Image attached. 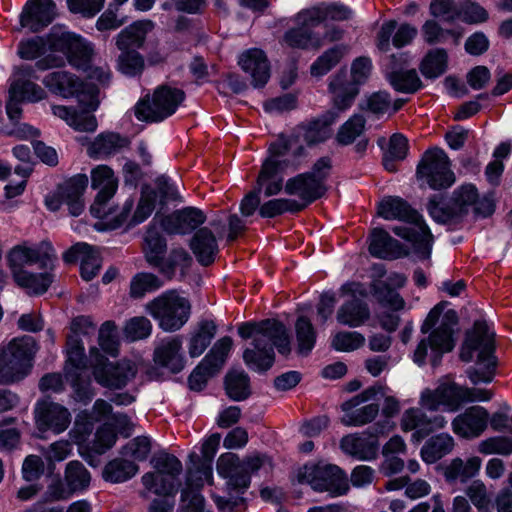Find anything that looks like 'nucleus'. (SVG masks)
Listing matches in <instances>:
<instances>
[{
    "label": "nucleus",
    "mask_w": 512,
    "mask_h": 512,
    "mask_svg": "<svg viewBox=\"0 0 512 512\" xmlns=\"http://www.w3.org/2000/svg\"><path fill=\"white\" fill-rule=\"evenodd\" d=\"M264 463L260 455L247 456L241 459L237 454L227 452L217 460L218 474L227 479L226 489L228 497L213 496V500L220 511L242 512L247 504L243 497L251 483V473L258 471Z\"/></svg>",
    "instance_id": "1"
},
{
    "label": "nucleus",
    "mask_w": 512,
    "mask_h": 512,
    "mask_svg": "<svg viewBox=\"0 0 512 512\" xmlns=\"http://www.w3.org/2000/svg\"><path fill=\"white\" fill-rule=\"evenodd\" d=\"M377 213L386 220H399L413 227L395 226L392 231L411 242L418 258L428 259L431 254L433 236L417 210L399 196H386L378 204Z\"/></svg>",
    "instance_id": "2"
},
{
    "label": "nucleus",
    "mask_w": 512,
    "mask_h": 512,
    "mask_svg": "<svg viewBox=\"0 0 512 512\" xmlns=\"http://www.w3.org/2000/svg\"><path fill=\"white\" fill-rule=\"evenodd\" d=\"M440 203L439 196L431 197L427 203V210L433 219L441 223L466 215L470 208L475 215L481 217H488L494 212L493 200L488 196L480 198L473 184H463L455 189L448 205L441 206Z\"/></svg>",
    "instance_id": "3"
},
{
    "label": "nucleus",
    "mask_w": 512,
    "mask_h": 512,
    "mask_svg": "<svg viewBox=\"0 0 512 512\" xmlns=\"http://www.w3.org/2000/svg\"><path fill=\"white\" fill-rule=\"evenodd\" d=\"M474 351H479L478 362H487V365L483 369L469 368L467 370L468 378L473 384L490 383L495 376L496 369L495 334L489 331L485 321H476L472 330L466 334L461 359L469 362Z\"/></svg>",
    "instance_id": "4"
},
{
    "label": "nucleus",
    "mask_w": 512,
    "mask_h": 512,
    "mask_svg": "<svg viewBox=\"0 0 512 512\" xmlns=\"http://www.w3.org/2000/svg\"><path fill=\"white\" fill-rule=\"evenodd\" d=\"M37 350V343L31 336L14 338L1 349L0 384H13L28 376Z\"/></svg>",
    "instance_id": "5"
},
{
    "label": "nucleus",
    "mask_w": 512,
    "mask_h": 512,
    "mask_svg": "<svg viewBox=\"0 0 512 512\" xmlns=\"http://www.w3.org/2000/svg\"><path fill=\"white\" fill-rule=\"evenodd\" d=\"M192 306L188 298L167 290L145 304V311L165 332L180 330L190 319Z\"/></svg>",
    "instance_id": "6"
},
{
    "label": "nucleus",
    "mask_w": 512,
    "mask_h": 512,
    "mask_svg": "<svg viewBox=\"0 0 512 512\" xmlns=\"http://www.w3.org/2000/svg\"><path fill=\"white\" fill-rule=\"evenodd\" d=\"M184 100L183 90L161 85L138 100L134 115L141 122L159 123L172 116Z\"/></svg>",
    "instance_id": "7"
},
{
    "label": "nucleus",
    "mask_w": 512,
    "mask_h": 512,
    "mask_svg": "<svg viewBox=\"0 0 512 512\" xmlns=\"http://www.w3.org/2000/svg\"><path fill=\"white\" fill-rule=\"evenodd\" d=\"M372 61L369 57L360 56L351 64V80L345 70H340L330 81L329 91L333 95L334 105L339 110L349 108L359 93V86L370 77Z\"/></svg>",
    "instance_id": "8"
},
{
    "label": "nucleus",
    "mask_w": 512,
    "mask_h": 512,
    "mask_svg": "<svg viewBox=\"0 0 512 512\" xmlns=\"http://www.w3.org/2000/svg\"><path fill=\"white\" fill-rule=\"evenodd\" d=\"M331 170V160L329 157L318 159L309 172L298 174L287 180L285 192L288 195H294L302 201L300 205L305 208L320 199L326 193V179Z\"/></svg>",
    "instance_id": "9"
},
{
    "label": "nucleus",
    "mask_w": 512,
    "mask_h": 512,
    "mask_svg": "<svg viewBox=\"0 0 512 512\" xmlns=\"http://www.w3.org/2000/svg\"><path fill=\"white\" fill-rule=\"evenodd\" d=\"M298 481L309 484L315 491L328 492L333 497L349 491L346 473L334 464H307L299 470Z\"/></svg>",
    "instance_id": "10"
},
{
    "label": "nucleus",
    "mask_w": 512,
    "mask_h": 512,
    "mask_svg": "<svg viewBox=\"0 0 512 512\" xmlns=\"http://www.w3.org/2000/svg\"><path fill=\"white\" fill-rule=\"evenodd\" d=\"M456 323V313L452 310L448 311L445 319L438 328L430 333L428 339H422L418 343L413 353V361L419 366L424 365L426 363L428 347H430L431 365L433 367L438 366L443 354L452 351L454 348L452 326Z\"/></svg>",
    "instance_id": "11"
},
{
    "label": "nucleus",
    "mask_w": 512,
    "mask_h": 512,
    "mask_svg": "<svg viewBox=\"0 0 512 512\" xmlns=\"http://www.w3.org/2000/svg\"><path fill=\"white\" fill-rule=\"evenodd\" d=\"M90 361L96 382L110 389L125 387L138 371L131 361L110 362L96 347L90 349Z\"/></svg>",
    "instance_id": "12"
},
{
    "label": "nucleus",
    "mask_w": 512,
    "mask_h": 512,
    "mask_svg": "<svg viewBox=\"0 0 512 512\" xmlns=\"http://www.w3.org/2000/svg\"><path fill=\"white\" fill-rule=\"evenodd\" d=\"M417 177L434 190L446 189L455 182L447 154L440 148L428 149L417 165Z\"/></svg>",
    "instance_id": "13"
},
{
    "label": "nucleus",
    "mask_w": 512,
    "mask_h": 512,
    "mask_svg": "<svg viewBox=\"0 0 512 512\" xmlns=\"http://www.w3.org/2000/svg\"><path fill=\"white\" fill-rule=\"evenodd\" d=\"M238 334L243 339L252 338V342L261 343L269 337L276 344L277 351L284 356L291 352L290 336L286 326L276 319H265L259 322H244L238 327Z\"/></svg>",
    "instance_id": "14"
},
{
    "label": "nucleus",
    "mask_w": 512,
    "mask_h": 512,
    "mask_svg": "<svg viewBox=\"0 0 512 512\" xmlns=\"http://www.w3.org/2000/svg\"><path fill=\"white\" fill-rule=\"evenodd\" d=\"M56 255L52 245L48 242H41L36 246H29L27 242L16 245L7 254V263L12 277L26 270V265L39 264L41 268L52 266Z\"/></svg>",
    "instance_id": "15"
},
{
    "label": "nucleus",
    "mask_w": 512,
    "mask_h": 512,
    "mask_svg": "<svg viewBox=\"0 0 512 512\" xmlns=\"http://www.w3.org/2000/svg\"><path fill=\"white\" fill-rule=\"evenodd\" d=\"M48 44L52 51L64 53L72 66L88 68L93 49L82 37L71 32L53 31L48 35Z\"/></svg>",
    "instance_id": "16"
},
{
    "label": "nucleus",
    "mask_w": 512,
    "mask_h": 512,
    "mask_svg": "<svg viewBox=\"0 0 512 512\" xmlns=\"http://www.w3.org/2000/svg\"><path fill=\"white\" fill-rule=\"evenodd\" d=\"M464 395V386L443 382L435 389H425L421 393L420 405L429 411H438L442 406L448 412H457L466 404Z\"/></svg>",
    "instance_id": "17"
},
{
    "label": "nucleus",
    "mask_w": 512,
    "mask_h": 512,
    "mask_svg": "<svg viewBox=\"0 0 512 512\" xmlns=\"http://www.w3.org/2000/svg\"><path fill=\"white\" fill-rule=\"evenodd\" d=\"M382 427L377 423L361 433H352L342 437L340 448L358 460L367 461L377 457L379 450L378 435Z\"/></svg>",
    "instance_id": "18"
},
{
    "label": "nucleus",
    "mask_w": 512,
    "mask_h": 512,
    "mask_svg": "<svg viewBox=\"0 0 512 512\" xmlns=\"http://www.w3.org/2000/svg\"><path fill=\"white\" fill-rule=\"evenodd\" d=\"M91 186L99 191L90 207V212L94 217L104 219L109 215L106 205L117 191L118 179L110 167L100 165L92 170Z\"/></svg>",
    "instance_id": "19"
},
{
    "label": "nucleus",
    "mask_w": 512,
    "mask_h": 512,
    "mask_svg": "<svg viewBox=\"0 0 512 512\" xmlns=\"http://www.w3.org/2000/svg\"><path fill=\"white\" fill-rule=\"evenodd\" d=\"M417 33V28L409 23L398 26L396 20L385 21L376 34V47L381 52H388L391 43L395 48H403L413 42Z\"/></svg>",
    "instance_id": "20"
},
{
    "label": "nucleus",
    "mask_w": 512,
    "mask_h": 512,
    "mask_svg": "<svg viewBox=\"0 0 512 512\" xmlns=\"http://www.w3.org/2000/svg\"><path fill=\"white\" fill-rule=\"evenodd\" d=\"M489 413L482 406H471L457 415L452 423V431L463 439L479 437L487 428Z\"/></svg>",
    "instance_id": "21"
},
{
    "label": "nucleus",
    "mask_w": 512,
    "mask_h": 512,
    "mask_svg": "<svg viewBox=\"0 0 512 512\" xmlns=\"http://www.w3.org/2000/svg\"><path fill=\"white\" fill-rule=\"evenodd\" d=\"M43 83L52 93L64 98L77 97L82 101L81 96L86 92L91 96L95 94L94 87L67 71L51 72L45 76Z\"/></svg>",
    "instance_id": "22"
},
{
    "label": "nucleus",
    "mask_w": 512,
    "mask_h": 512,
    "mask_svg": "<svg viewBox=\"0 0 512 512\" xmlns=\"http://www.w3.org/2000/svg\"><path fill=\"white\" fill-rule=\"evenodd\" d=\"M35 421L39 431H53L59 434L68 428L71 415L64 406L44 401L39 403L35 409Z\"/></svg>",
    "instance_id": "23"
},
{
    "label": "nucleus",
    "mask_w": 512,
    "mask_h": 512,
    "mask_svg": "<svg viewBox=\"0 0 512 512\" xmlns=\"http://www.w3.org/2000/svg\"><path fill=\"white\" fill-rule=\"evenodd\" d=\"M360 285L356 283H346L341 287L343 293L353 294V298L340 306L337 311V321L349 327H359L363 325L370 317V310L366 302L356 298L354 294L359 292Z\"/></svg>",
    "instance_id": "24"
},
{
    "label": "nucleus",
    "mask_w": 512,
    "mask_h": 512,
    "mask_svg": "<svg viewBox=\"0 0 512 512\" xmlns=\"http://www.w3.org/2000/svg\"><path fill=\"white\" fill-rule=\"evenodd\" d=\"M56 16L53 0H28L20 15V23L31 32H39L47 27Z\"/></svg>",
    "instance_id": "25"
},
{
    "label": "nucleus",
    "mask_w": 512,
    "mask_h": 512,
    "mask_svg": "<svg viewBox=\"0 0 512 512\" xmlns=\"http://www.w3.org/2000/svg\"><path fill=\"white\" fill-rule=\"evenodd\" d=\"M181 351L182 339L180 336L164 338L154 349L153 361L169 373L178 374L184 369L186 363Z\"/></svg>",
    "instance_id": "26"
},
{
    "label": "nucleus",
    "mask_w": 512,
    "mask_h": 512,
    "mask_svg": "<svg viewBox=\"0 0 512 512\" xmlns=\"http://www.w3.org/2000/svg\"><path fill=\"white\" fill-rule=\"evenodd\" d=\"M206 221L204 212L196 207H185L165 216L161 225L169 234H187Z\"/></svg>",
    "instance_id": "27"
},
{
    "label": "nucleus",
    "mask_w": 512,
    "mask_h": 512,
    "mask_svg": "<svg viewBox=\"0 0 512 512\" xmlns=\"http://www.w3.org/2000/svg\"><path fill=\"white\" fill-rule=\"evenodd\" d=\"M63 260L66 263L80 261V274L85 281L92 280L101 268V257L92 246L86 243H77L70 247L64 254Z\"/></svg>",
    "instance_id": "28"
},
{
    "label": "nucleus",
    "mask_w": 512,
    "mask_h": 512,
    "mask_svg": "<svg viewBox=\"0 0 512 512\" xmlns=\"http://www.w3.org/2000/svg\"><path fill=\"white\" fill-rule=\"evenodd\" d=\"M155 202L156 195L154 192L143 194L139 199L134 214L131 216L134 203L133 200H127L124 203L121 212L111 219L112 228H119L125 224L127 227H134L144 222L154 211Z\"/></svg>",
    "instance_id": "29"
},
{
    "label": "nucleus",
    "mask_w": 512,
    "mask_h": 512,
    "mask_svg": "<svg viewBox=\"0 0 512 512\" xmlns=\"http://www.w3.org/2000/svg\"><path fill=\"white\" fill-rule=\"evenodd\" d=\"M238 64L242 70L249 74L254 87H263L270 78V64L265 52L258 48L243 52Z\"/></svg>",
    "instance_id": "30"
},
{
    "label": "nucleus",
    "mask_w": 512,
    "mask_h": 512,
    "mask_svg": "<svg viewBox=\"0 0 512 512\" xmlns=\"http://www.w3.org/2000/svg\"><path fill=\"white\" fill-rule=\"evenodd\" d=\"M155 23L152 20H138L122 29L115 37V45L118 50L141 49L147 35L153 31Z\"/></svg>",
    "instance_id": "31"
},
{
    "label": "nucleus",
    "mask_w": 512,
    "mask_h": 512,
    "mask_svg": "<svg viewBox=\"0 0 512 512\" xmlns=\"http://www.w3.org/2000/svg\"><path fill=\"white\" fill-rule=\"evenodd\" d=\"M260 342H251V347L246 348L243 352V360L250 369L266 372L275 362L276 344L269 337H265V340Z\"/></svg>",
    "instance_id": "32"
},
{
    "label": "nucleus",
    "mask_w": 512,
    "mask_h": 512,
    "mask_svg": "<svg viewBox=\"0 0 512 512\" xmlns=\"http://www.w3.org/2000/svg\"><path fill=\"white\" fill-rule=\"evenodd\" d=\"M352 11L339 3L321 4L302 11L300 16L304 24L320 25L325 21H345L350 19Z\"/></svg>",
    "instance_id": "33"
},
{
    "label": "nucleus",
    "mask_w": 512,
    "mask_h": 512,
    "mask_svg": "<svg viewBox=\"0 0 512 512\" xmlns=\"http://www.w3.org/2000/svg\"><path fill=\"white\" fill-rule=\"evenodd\" d=\"M369 252L372 256L381 259H397L406 252L400 242L392 238L382 228H374L370 234Z\"/></svg>",
    "instance_id": "34"
},
{
    "label": "nucleus",
    "mask_w": 512,
    "mask_h": 512,
    "mask_svg": "<svg viewBox=\"0 0 512 512\" xmlns=\"http://www.w3.org/2000/svg\"><path fill=\"white\" fill-rule=\"evenodd\" d=\"M88 185L85 174H77L58 186L60 196L69 208L72 216H79L84 209L83 193Z\"/></svg>",
    "instance_id": "35"
},
{
    "label": "nucleus",
    "mask_w": 512,
    "mask_h": 512,
    "mask_svg": "<svg viewBox=\"0 0 512 512\" xmlns=\"http://www.w3.org/2000/svg\"><path fill=\"white\" fill-rule=\"evenodd\" d=\"M301 15L302 11L296 16L298 26L287 30L283 36V41L291 48L319 49L322 46L321 38L312 31V28L317 25L304 24L300 19Z\"/></svg>",
    "instance_id": "36"
},
{
    "label": "nucleus",
    "mask_w": 512,
    "mask_h": 512,
    "mask_svg": "<svg viewBox=\"0 0 512 512\" xmlns=\"http://www.w3.org/2000/svg\"><path fill=\"white\" fill-rule=\"evenodd\" d=\"M286 165V162L281 160L266 159L257 177L256 188L259 189V192L265 186V196L269 197L278 194L283 188V178L280 176V173Z\"/></svg>",
    "instance_id": "37"
},
{
    "label": "nucleus",
    "mask_w": 512,
    "mask_h": 512,
    "mask_svg": "<svg viewBox=\"0 0 512 512\" xmlns=\"http://www.w3.org/2000/svg\"><path fill=\"white\" fill-rule=\"evenodd\" d=\"M190 248L197 261L203 266L211 265L218 253L216 238L208 228H200L190 241Z\"/></svg>",
    "instance_id": "38"
},
{
    "label": "nucleus",
    "mask_w": 512,
    "mask_h": 512,
    "mask_svg": "<svg viewBox=\"0 0 512 512\" xmlns=\"http://www.w3.org/2000/svg\"><path fill=\"white\" fill-rule=\"evenodd\" d=\"M481 463L482 460L478 456L470 457L465 462L457 457L444 467L443 475L448 483H465L478 474Z\"/></svg>",
    "instance_id": "39"
},
{
    "label": "nucleus",
    "mask_w": 512,
    "mask_h": 512,
    "mask_svg": "<svg viewBox=\"0 0 512 512\" xmlns=\"http://www.w3.org/2000/svg\"><path fill=\"white\" fill-rule=\"evenodd\" d=\"M216 333L217 325L212 319H201L197 322L189 339V355L200 356L208 348Z\"/></svg>",
    "instance_id": "40"
},
{
    "label": "nucleus",
    "mask_w": 512,
    "mask_h": 512,
    "mask_svg": "<svg viewBox=\"0 0 512 512\" xmlns=\"http://www.w3.org/2000/svg\"><path fill=\"white\" fill-rule=\"evenodd\" d=\"M454 447V438L448 433H440L425 442L421 448V458L427 464H433L450 454Z\"/></svg>",
    "instance_id": "41"
},
{
    "label": "nucleus",
    "mask_w": 512,
    "mask_h": 512,
    "mask_svg": "<svg viewBox=\"0 0 512 512\" xmlns=\"http://www.w3.org/2000/svg\"><path fill=\"white\" fill-rule=\"evenodd\" d=\"M128 145L129 140L126 137L113 132L101 133L88 147V153L94 158H105Z\"/></svg>",
    "instance_id": "42"
},
{
    "label": "nucleus",
    "mask_w": 512,
    "mask_h": 512,
    "mask_svg": "<svg viewBox=\"0 0 512 512\" xmlns=\"http://www.w3.org/2000/svg\"><path fill=\"white\" fill-rule=\"evenodd\" d=\"M166 249V239L163 235L154 227L148 228L143 243V252L148 264L158 269L163 264Z\"/></svg>",
    "instance_id": "43"
},
{
    "label": "nucleus",
    "mask_w": 512,
    "mask_h": 512,
    "mask_svg": "<svg viewBox=\"0 0 512 512\" xmlns=\"http://www.w3.org/2000/svg\"><path fill=\"white\" fill-rule=\"evenodd\" d=\"M138 471L139 466L135 462L117 457L104 466L102 477L110 483H123L133 478Z\"/></svg>",
    "instance_id": "44"
},
{
    "label": "nucleus",
    "mask_w": 512,
    "mask_h": 512,
    "mask_svg": "<svg viewBox=\"0 0 512 512\" xmlns=\"http://www.w3.org/2000/svg\"><path fill=\"white\" fill-rule=\"evenodd\" d=\"M53 278L50 272L31 273L29 271L18 273L13 277L15 283L30 295L44 294L51 286Z\"/></svg>",
    "instance_id": "45"
},
{
    "label": "nucleus",
    "mask_w": 512,
    "mask_h": 512,
    "mask_svg": "<svg viewBox=\"0 0 512 512\" xmlns=\"http://www.w3.org/2000/svg\"><path fill=\"white\" fill-rule=\"evenodd\" d=\"M403 431H414L413 439L420 441L431 434L429 429L428 416L419 408L406 410L401 419Z\"/></svg>",
    "instance_id": "46"
},
{
    "label": "nucleus",
    "mask_w": 512,
    "mask_h": 512,
    "mask_svg": "<svg viewBox=\"0 0 512 512\" xmlns=\"http://www.w3.org/2000/svg\"><path fill=\"white\" fill-rule=\"evenodd\" d=\"M64 480L70 493L86 490L91 482V474L78 460L67 463L64 471Z\"/></svg>",
    "instance_id": "47"
},
{
    "label": "nucleus",
    "mask_w": 512,
    "mask_h": 512,
    "mask_svg": "<svg viewBox=\"0 0 512 512\" xmlns=\"http://www.w3.org/2000/svg\"><path fill=\"white\" fill-rule=\"evenodd\" d=\"M335 121L333 114H326L310 121L304 127V140L308 145H315L324 142L331 136V124Z\"/></svg>",
    "instance_id": "48"
},
{
    "label": "nucleus",
    "mask_w": 512,
    "mask_h": 512,
    "mask_svg": "<svg viewBox=\"0 0 512 512\" xmlns=\"http://www.w3.org/2000/svg\"><path fill=\"white\" fill-rule=\"evenodd\" d=\"M295 333L297 341V352L307 356L315 346L317 333L306 316H300L295 322Z\"/></svg>",
    "instance_id": "49"
},
{
    "label": "nucleus",
    "mask_w": 512,
    "mask_h": 512,
    "mask_svg": "<svg viewBox=\"0 0 512 512\" xmlns=\"http://www.w3.org/2000/svg\"><path fill=\"white\" fill-rule=\"evenodd\" d=\"M225 390L234 401L247 399L251 394L249 376L243 371L229 372L225 377Z\"/></svg>",
    "instance_id": "50"
},
{
    "label": "nucleus",
    "mask_w": 512,
    "mask_h": 512,
    "mask_svg": "<svg viewBox=\"0 0 512 512\" xmlns=\"http://www.w3.org/2000/svg\"><path fill=\"white\" fill-rule=\"evenodd\" d=\"M164 282L155 274L140 272L132 277L130 282L129 295L133 299H141L146 293L160 289Z\"/></svg>",
    "instance_id": "51"
},
{
    "label": "nucleus",
    "mask_w": 512,
    "mask_h": 512,
    "mask_svg": "<svg viewBox=\"0 0 512 512\" xmlns=\"http://www.w3.org/2000/svg\"><path fill=\"white\" fill-rule=\"evenodd\" d=\"M447 60L448 55L444 49H433L425 55L419 69L424 77L437 78L446 71Z\"/></svg>",
    "instance_id": "52"
},
{
    "label": "nucleus",
    "mask_w": 512,
    "mask_h": 512,
    "mask_svg": "<svg viewBox=\"0 0 512 512\" xmlns=\"http://www.w3.org/2000/svg\"><path fill=\"white\" fill-rule=\"evenodd\" d=\"M388 80L398 92L413 94L422 88V81L415 69L392 71Z\"/></svg>",
    "instance_id": "53"
},
{
    "label": "nucleus",
    "mask_w": 512,
    "mask_h": 512,
    "mask_svg": "<svg viewBox=\"0 0 512 512\" xmlns=\"http://www.w3.org/2000/svg\"><path fill=\"white\" fill-rule=\"evenodd\" d=\"M347 52L344 45H335L320 55L311 65L313 76H323L334 68Z\"/></svg>",
    "instance_id": "54"
},
{
    "label": "nucleus",
    "mask_w": 512,
    "mask_h": 512,
    "mask_svg": "<svg viewBox=\"0 0 512 512\" xmlns=\"http://www.w3.org/2000/svg\"><path fill=\"white\" fill-rule=\"evenodd\" d=\"M8 93L12 97H18L20 100L28 102H37L46 97V92L38 84L29 79L18 78L14 80L9 87Z\"/></svg>",
    "instance_id": "55"
},
{
    "label": "nucleus",
    "mask_w": 512,
    "mask_h": 512,
    "mask_svg": "<svg viewBox=\"0 0 512 512\" xmlns=\"http://www.w3.org/2000/svg\"><path fill=\"white\" fill-rule=\"evenodd\" d=\"M175 478L157 472H148L142 476V484L146 490L164 498L173 496Z\"/></svg>",
    "instance_id": "56"
},
{
    "label": "nucleus",
    "mask_w": 512,
    "mask_h": 512,
    "mask_svg": "<svg viewBox=\"0 0 512 512\" xmlns=\"http://www.w3.org/2000/svg\"><path fill=\"white\" fill-rule=\"evenodd\" d=\"M305 209V205L292 199H273L265 202L259 207V214L263 218H273L285 212L298 213Z\"/></svg>",
    "instance_id": "57"
},
{
    "label": "nucleus",
    "mask_w": 512,
    "mask_h": 512,
    "mask_svg": "<svg viewBox=\"0 0 512 512\" xmlns=\"http://www.w3.org/2000/svg\"><path fill=\"white\" fill-rule=\"evenodd\" d=\"M345 415L341 418V423L345 426L360 427L371 423L379 413V405L370 403L360 408L344 411Z\"/></svg>",
    "instance_id": "58"
},
{
    "label": "nucleus",
    "mask_w": 512,
    "mask_h": 512,
    "mask_svg": "<svg viewBox=\"0 0 512 512\" xmlns=\"http://www.w3.org/2000/svg\"><path fill=\"white\" fill-rule=\"evenodd\" d=\"M192 258L184 248H174L170 251L166 260L158 268L159 272L168 280H171L177 268L185 269L190 267Z\"/></svg>",
    "instance_id": "59"
},
{
    "label": "nucleus",
    "mask_w": 512,
    "mask_h": 512,
    "mask_svg": "<svg viewBox=\"0 0 512 512\" xmlns=\"http://www.w3.org/2000/svg\"><path fill=\"white\" fill-rule=\"evenodd\" d=\"M117 58L118 70L126 76L140 75L145 67L143 56L137 50H119Z\"/></svg>",
    "instance_id": "60"
},
{
    "label": "nucleus",
    "mask_w": 512,
    "mask_h": 512,
    "mask_svg": "<svg viewBox=\"0 0 512 512\" xmlns=\"http://www.w3.org/2000/svg\"><path fill=\"white\" fill-rule=\"evenodd\" d=\"M373 291L381 305L394 311H399L404 308V299L390 286L389 283L380 281L373 285Z\"/></svg>",
    "instance_id": "61"
},
{
    "label": "nucleus",
    "mask_w": 512,
    "mask_h": 512,
    "mask_svg": "<svg viewBox=\"0 0 512 512\" xmlns=\"http://www.w3.org/2000/svg\"><path fill=\"white\" fill-rule=\"evenodd\" d=\"M152 329V323L147 317L135 316L126 321L123 334L130 341H138L148 338Z\"/></svg>",
    "instance_id": "62"
},
{
    "label": "nucleus",
    "mask_w": 512,
    "mask_h": 512,
    "mask_svg": "<svg viewBox=\"0 0 512 512\" xmlns=\"http://www.w3.org/2000/svg\"><path fill=\"white\" fill-rule=\"evenodd\" d=\"M465 492L478 512H492L493 504L491 497L486 485L481 480H474Z\"/></svg>",
    "instance_id": "63"
},
{
    "label": "nucleus",
    "mask_w": 512,
    "mask_h": 512,
    "mask_svg": "<svg viewBox=\"0 0 512 512\" xmlns=\"http://www.w3.org/2000/svg\"><path fill=\"white\" fill-rule=\"evenodd\" d=\"M366 120L362 115H353L339 129L336 139L342 145H349L363 132Z\"/></svg>",
    "instance_id": "64"
}]
</instances>
